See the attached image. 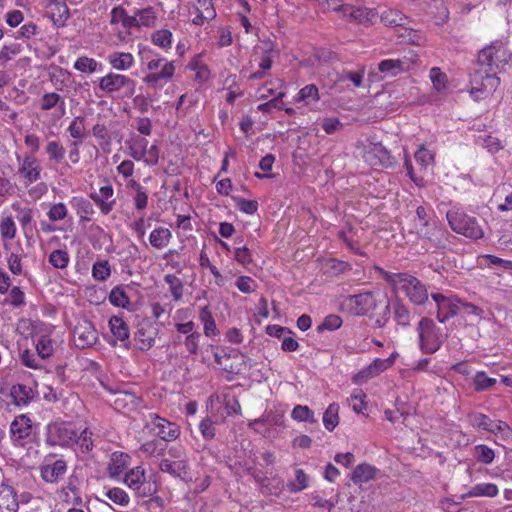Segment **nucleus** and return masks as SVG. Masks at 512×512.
<instances>
[{
	"mask_svg": "<svg viewBox=\"0 0 512 512\" xmlns=\"http://www.w3.org/2000/svg\"><path fill=\"white\" fill-rule=\"evenodd\" d=\"M47 14L56 26H64L69 18V8L64 0H48Z\"/></svg>",
	"mask_w": 512,
	"mask_h": 512,
	"instance_id": "obj_15",
	"label": "nucleus"
},
{
	"mask_svg": "<svg viewBox=\"0 0 512 512\" xmlns=\"http://www.w3.org/2000/svg\"><path fill=\"white\" fill-rule=\"evenodd\" d=\"M470 423L473 427L497 434L509 430V426L502 421H493L487 415L482 413H472Z\"/></svg>",
	"mask_w": 512,
	"mask_h": 512,
	"instance_id": "obj_13",
	"label": "nucleus"
},
{
	"mask_svg": "<svg viewBox=\"0 0 512 512\" xmlns=\"http://www.w3.org/2000/svg\"><path fill=\"white\" fill-rule=\"evenodd\" d=\"M108 61L116 70H128L134 64V57L131 53L113 52L108 56Z\"/></svg>",
	"mask_w": 512,
	"mask_h": 512,
	"instance_id": "obj_22",
	"label": "nucleus"
},
{
	"mask_svg": "<svg viewBox=\"0 0 512 512\" xmlns=\"http://www.w3.org/2000/svg\"><path fill=\"white\" fill-rule=\"evenodd\" d=\"M342 13L344 17L362 24L370 23L372 17L375 15L372 10L352 5H345V7L342 8Z\"/></svg>",
	"mask_w": 512,
	"mask_h": 512,
	"instance_id": "obj_19",
	"label": "nucleus"
},
{
	"mask_svg": "<svg viewBox=\"0 0 512 512\" xmlns=\"http://www.w3.org/2000/svg\"><path fill=\"white\" fill-rule=\"evenodd\" d=\"M498 494V488L493 483L476 484L468 492L469 496L495 497Z\"/></svg>",
	"mask_w": 512,
	"mask_h": 512,
	"instance_id": "obj_35",
	"label": "nucleus"
},
{
	"mask_svg": "<svg viewBox=\"0 0 512 512\" xmlns=\"http://www.w3.org/2000/svg\"><path fill=\"white\" fill-rule=\"evenodd\" d=\"M381 21L385 26L405 27V25L408 22V18L398 10L388 9V10H385L384 12H382Z\"/></svg>",
	"mask_w": 512,
	"mask_h": 512,
	"instance_id": "obj_25",
	"label": "nucleus"
},
{
	"mask_svg": "<svg viewBox=\"0 0 512 512\" xmlns=\"http://www.w3.org/2000/svg\"><path fill=\"white\" fill-rule=\"evenodd\" d=\"M109 326L113 336L118 340L125 341L129 338L128 326L122 318L118 316H112L109 320Z\"/></svg>",
	"mask_w": 512,
	"mask_h": 512,
	"instance_id": "obj_29",
	"label": "nucleus"
},
{
	"mask_svg": "<svg viewBox=\"0 0 512 512\" xmlns=\"http://www.w3.org/2000/svg\"><path fill=\"white\" fill-rule=\"evenodd\" d=\"M420 350L426 354L437 352L446 339V335L430 318H422L417 325Z\"/></svg>",
	"mask_w": 512,
	"mask_h": 512,
	"instance_id": "obj_3",
	"label": "nucleus"
},
{
	"mask_svg": "<svg viewBox=\"0 0 512 512\" xmlns=\"http://www.w3.org/2000/svg\"><path fill=\"white\" fill-rule=\"evenodd\" d=\"M323 268L325 274L336 276L350 270V265L344 261L329 259L324 263Z\"/></svg>",
	"mask_w": 512,
	"mask_h": 512,
	"instance_id": "obj_33",
	"label": "nucleus"
},
{
	"mask_svg": "<svg viewBox=\"0 0 512 512\" xmlns=\"http://www.w3.org/2000/svg\"><path fill=\"white\" fill-rule=\"evenodd\" d=\"M352 305V310L357 316L368 315L369 312L376 310L383 300L377 298L372 292H364L356 295H350L347 299Z\"/></svg>",
	"mask_w": 512,
	"mask_h": 512,
	"instance_id": "obj_10",
	"label": "nucleus"
},
{
	"mask_svg": "<svg viewBox=\"0 0 512 512\" xmlns=\"http://www.w3.org/2000/svg\"><path fill=\"white\" fill-rule=\"evenodd\" d=\"M175 72L173 62H165L160 72H151L143 78V81L149 85L155 86L161 79H170Z\"/></svg>",
	"mask_w": 512,
	"mask_h": 512,
	"instance_id": "obj_27",
	"label": "nucleus"
},
{
	"mask_svg": "<svg viewBox=\"0 0 512 512\" xmlns=\"http://www.w3.org/2000/svg\"><path fill=\"white\" fill-rule=\"evenodd\" d=\"M285 96L284 92H279L273 99L262 103L258 106V110L264 113L270 112L273 108L282 109V99Z\"/></svg>",
	"mask_w": 512,
	"mask_h": 512,
	"instance_id": "obj_63",
	"label": "nucleus"
},
{
	"mask_svg": "<svg viewBox=\"0 0 512 512\" xmlns=\"http://www.w3.org/2000/svg\"><path fill=\"white\" fill-rule=\"evenodd\" d=\"M437 306V319L445 323L449 318L461 312V299L457 296L446 297L440 293L431 294Z\"/></svg>",
	"mask_w": 512,
	"mask_h": 512,
	"instance_id": "obj_8",
	"label": "nucleus"
},
{
	"mask_svg": "<svg viewBox=\"0 0 512 512\" xmlns=\"http://www.w3.org/2000/svg\"><path fill=\"white\" fill-rule=\"evenodd\" d=\"M158 486L156 481L151 479H145L139 486H137L135 493L139 497H150L154 496L157 492Z\"/></svg>",
	"mask_w": 512,
	"mask_h": 512,
	"instance_id": "obj_49",
	"label": "nucleus"
},
{
	"mask_svg": "<svg viewBox=\"0 0 512 512\" xmlns=\"http://www.w3.org/2000/svg\"><path fill=\"white\" fill-rule=\"evenodd\" d=\"M109 301L117 307H126L129 305V298L120 287H114L109 295Z\"/></svg>",
	"mask_w": 512,
	"mask_h": 512,
	"instance_id": "obj_51",
	"label": "nucleus"
},
{
	"mask_svg": "<svg viewBox=\"0 0 512 512\" xmlns=\"http://www.w3.org/2000/svg\"><path fill=\"white\" fill-rule=\"evenodd\" d=\"M198 18L212 20L216 16L212 0H197Z\"/></svg>",
	"mask_w": 512,
	"mask_h": 512,
	"instance_id": "obj_40",
	"label": "nucleus"
},
{
	"mask_svg": "<svg viewBox=\"0 0 512 512\" xmlns=\"http://www.w3.org/2000/svg\"><path fill=\"white\" fill-rule=\"evenodd\" d=\"M430 79L437 91H441L446 88L447 76L445 73L437 67H433L430 70Z\"/></svg>",
	"mask_w": 512,
	"mask_h": 512,
	"instance_id": "obj_59",
	"label": "nucleus"
},
{
	"mask_svg": "<svg viewBox=\"0 0 512 512\" xmlns=\"http://www.w3.org/2000/svg\"><path fill=\"white\" fill-rule=\"evenodd\" d=\"M37 354L41 359H46L53 354V341L46 335L41 336L36 343Z\"/></svg>",
	"mask_w": 512,
	"mask_h": 512,
	"instance_id": "obj_39",
	"label": "nucleus"
},
{
	"mask_svg": "<svg viewBox=\"0 0 512 512\" xmlns=\"http://www.w3.org/2000/svg\"><path fill=\"white\" fill-rule=\"evenodd\" d=\"M48 261L54 268L65 269L69 264L70 258L67 251L57 249L50 253Z\"/></svg>",
	"mask_w": 512,
	"mask_h": 512,
	"instance_id": "obj_36",
	"label": "nucleus"
},
{
	"mask_svg": "<svg viewBox=\"0 0 512 512\" xmlns=\"http://www.w3.org/2000/svg\"><path fill=\"white\" fill-rule=\"evenodd\" d=\"M140 451L151 457H158L163 454L164 447L158 440H151L141 445Z\"/></svg>",
	"mask_w": 512,
	"mask_h": 512,
	"instance_id": "obj_50",
	"label": "nucleus"
},
{
	"mask_svg": "<svg viewBox=\"0 0 512 512\" xmlns=\"http://www.w3.org/2000/svg\"><path fill=\"white\" fill-rule=\"evenodd\" d=\"M234 258L237 262L246 266L252 262L251 251L244 245L238 246L234 251Z\"/></svg>",
	"mask_w": 512,
	"mask_h": 512,
	"instance_id": "obj_64",
	"label": "nucleus"
},
{
	"mask_svg": "<svg viewBox=\"0 0 512 512\" xmlns=\"http://www.w3.org/2000/svg\"><path fill=\"white\" fill-rule=\"evenodd\" d=\"M384 280L395 288L401 289L411 302L423 304L428 299V291L416 277L408 273H392L381 269Z\"/></svg>",
	"mask_w": 512,
	"mask_h": 512,
	"instance_id": "obj_2",
	"label": "nucleus"
},
{
	"mask_svg": "<svg viewBox=\"0 0 512 512\" xmlns=\"http://www.w3.org/2000/svg\"><path fill=\"white\" fill-rule=\"evenodd\" d=\"M84 130V118L82 116L75 117L68 127V132L74 139H82L85 136Z\"/></svg>",
	"mask_w": 512,
	"mask_h": 512,
	"instance_id": "obj_54",
	"label": "nucleus"
},
{
	"mask_svg": "<svg viewBox=\"0 0 512 512\" xmlns=\"http://www.w3.org/2000/svg\"><path fill=\"white\" fill-rule=\"evenodd\" d=\"M98 62L93 58L79 57L74 68L80 72L94 73L97 70Z\"/></svg>",
	"mask_w": 512,
	"mask_h": 512,
	"instance_id": "obj_53",
	"label": "nucleus"
},
{
	"mask_svg": "<svg viewBox=\"0 0 512 512\" xmlns=\"http://www.w3.org/2000/svg\"><path fill=\"white\" fill-rule=\"evenodd\" d=\"M73 341L77 348L85 349L97 341V331L88 320L79 321L73 331Z\"/></svg>",
	"mask_w": 512,
	"mask_h": 512,
	"instance_id": "obj_11",
	"label": "nucleus"
},
{
	"mask_svg": "<svg viewBox=\"0 0 512 512\" xmlns=\"http://www.w3.org/2000/svg\"><path fill=\"white\" fill-rule=\"evenodd\" d=\"M308 486V477L302 469L296 470L295 480L289 484V488L293 492H298Z\"/></svg>",
	"mask_w": 512,
	"mask_h": 512,
	"instance_id": "obj_62",
	"label": "nucleus"
},
{
	"mask_svg": "<svg viewBox=\"0 0 512 512\" xmlns=\"http://www.w3.org/2000/svg\"><path fill=\"white\" fill-rule=\"evenodd\" d=\"M105 497L120 506H127L130 500L128 494L118 487H114L106 491Z\"/></svg>",
	"mask_w": 512,
	"mask_h": 512,
	"instance_id": "obj_42",
	"label": "nucleus"
},
{
	"mask_svg": "<svg viewBox=\"0 0 512 512\" xmlns=\"http://www.w3.org/2000/svg\"><path fill=\"white\" fill-rule=\"evenodd\" d=\"M137 18H138V24L146 26V27H153L156 23V15L153 10V8L148 7L145 9L137 10L136 12Z\"/></svg>",
	"mask_w": 512,
	"mask_h": 512,
	"instance_id": "obj_47",
	"label": "nucleus"
},
{
	"mask_svg": "<svg viewBox=\"0 0 512 512\" xmlns=\"http://www.w3.org/2000/svg\"><path fill=\"white\" fill-rule=\"evenodd\" d=\"M159 469L175 478H180L182 480H187L189 478V468L186 459L172 461L168 458H164L159 464Z\"/></svg>",
	"mask_w": 512,
	"mask_h": 512,
	"instance_id": "obj_14",
	"label": "nucleus"
},
{
	"mask_svg": "<svg viewBox=\"0 0 512 512\" xmlns=\"http://www.w3.org/2000/svg\"><path fill=\"white\" fill-rule=\"evenodd\" d=\"M393 316L398 325L406 327L410 324V312L401 302L393 304Z\"/></svg>",
	"mask_w": 512,
	"mask_h": 512,
	"instance_id": "obj_37",
	"label": "nucleus"
},
{
	"mask_svg": "<svg viewBox=\"0 0 512 512\" xmlns=\"http://www.w3.org/2000/svg\"><path fill=\"white\" fill-rule=\"evenodd\" d=\"M339 406L336 403H332L328 406L323 414V424L329 431H333L339 423Z\"/></svg>",
	"mask_w": 512,
	"mask_h": 512,
	"instance_id": "obj_32",
	"label": "nucleus"
},
{
	"mask_svg": "<svg viewBox=\"0 0 512 512\" xmlns=\"http://www.w3.org/2000/svg\"><path fill=\"white\" fill-rule=\"evenodd\" d=\"M11 396L17 405H27L33 399L34 392L26 385L17 384L12 387Z\"/></svg>",
	"mask_w": 512,
	"mask_h": 512,
	"instance_id": "obj_28",
	"label": "nucleus"
},
{
	"mask_svg": "<svg viewBox=\"0 0 512 512\" xmlns=\"http://www.w3.org/2000/svg\"><path fill=\"white\" fill-rule=\"evenodd\" d=\"M170 238L171 232L168 228L158 227L151 232L149 241L153 247L161 249L169 243Z\"/></svg>",
	"mask_w": 512,
	"mask_h": 512,
	"instance_id": "obj_30",
	"label": "nucleus"
},
{
	"mask_svg": "<svg viewBox=\"0 0 512 512\" xmlns=\"http://www.w3.org/2000/svg\"><path fill=\"white\" fill-rule=\"evenodd\" d=\"M140 402V398L131 391L119 390L115 392L114 405L118 410H134Z\"/></svg>",
	"mask_w": 512,
	"mask_h": 512,
	"instance_id": "obj_18",
	"label": "nucleus"
},
{
	"mask_svg": "<svg viewBox=\"0 0 512 512\" xmlns=\"http://www.w3.org/2000/svg\"><path fill=\"white\" fill-rule=\"evenodd\" d=\"M392 365L393 360L377 358L368 366V375L375 377Z\"/></svg>",
	"mask_w": 512,
	"mask_h": 512,
	"instance_id": "obj_58",
	"label": "nucleus"
},
{
	"mask_svg": "<svg viewBox=\"0 0 512 512\" xmlns=\"http://www.w3.org/2000/svg\"><path fill=\"white\" fill-rule=\"evenodd\" d=\"M77 442V432L71 423L53 422L46 426L45 443L50 447L67 448Z\"/></svg>",
	"mask_w": 512,
	"mask_h": 512,
	"instance_id": "obj_4",
	"label": "nucleus"
},
{
	"mask_svg": "<svg viewBox=\"0 0 512 512\" xmlns=\"http://www.w3.org/2000/svg\"><path fill=\"white\" fill-rule=\"evenodd\" d=\"M447 220L453 231L471 239H480L484 231L475 217L459 212H447Z\"/></svg>",
	"mask_w": 512,
	"mask_h": 512,
	"instance_id": "obj_5",
	"label": "nucleus"
},
{
	"mask_svg": "<svg viewBox=\"0 0 512 512\" xmlns=\"http://www.w3.org/2000/svg\"><path fill=\"white\" fill-rule=\"evenodd\" d=\"M67 472V463L63 459L45 463L40 468L42 479L47 483L59 482Z\"/></svg>",
	"mask_w": 512,
	"mask_h": 512,
	"instance_id": "obj_12",
	"label": "nucleus"
},
{
	"mask_svg": "<svg viewBox=\"0 0 512 512\" xmlns=\"http://www.w3.org/2000/svg\"><path fill=\"white\" fill-rule=\"evenodd\" d=\"M165 282L169 285L170 292L175 301L182 298L183 295V284L182 281L173 274H167L165 276Z\"/></svg>",
	"mask_w": 512,
	"mask_h": 512,
	"instance_id": "obj_43",
	"label": "nucleus"
},
{
	"mask_svg": "<svg viewBox=\"0 0 512 512\" xmlns=\"http://www.w3.org/2000/svg\"><path fill=\"white\" fill-rule=\"evenodd\" d=\"M376 468L372 465L363 463L355 467L351 480L355 484H361L370 481L375 477Z\"/></svg>",
	"mask_w": 512,
	"mask_h": 512,
	"instance_id": "obj_23",
	"label": "nucleus"
},
{
	"mask_svg": "<svg viewBox=\"0 0 512 512\" xmlns=\"http://www.w3.org/2000/svg\"><path fill=\"white\" fill-rule=\"evenodd\" d=\"M41 166L34 156H25L19 167V173L27 180V184L40 179Z\"/></svg>",
	"mask_w": 512,
	"mask_h": 512,
	"instance_id": "obj_17",
	"label": "nucleus"
},
{
	"mask_svg": "<svg viewBox=\"0 0 512 512\" xmlns=\"http://www.w3.org/2000/svg\"><path fill=\"white\" fill-rule=\"evenodd\" d=\"M145 479L146 477L144 469L138 466L125 474L124 483L129 488L136 490L137 486H139Z\"/></svg>",
	"mask_w": 512,
	"mask_h": 512,
	"instance_id": "obj_31",
	"label": "nucleus"
},
{
	"mask_svg": "<svg viewBox=\"0 0 512 512\" xmlns=\"http://www.w3.org/2000/svg\"><path fill=\"white\" fill-rule=\"evenodd\" d=\"M136 83L126 75L110 72L99 79V89L106 94L112 95L125 89L127 97L135 93Z\"/></svg>",
	"mask_w": 512,
	"mask_h": 512,
	"instance_id": "obj_6",
	"label": "nucleus"
},
{
	"mask_svg": "<svg viewBox=\"0 0 512 512\" xmlns=\"http://www.w3.org/2000/svg\"><path fill=\"white\" fill-rule=\"evenodd\" d=\"M415 160L422 168L426 169L433 161V154L423 145L415 152Z\"/></svg>",
	"mask_w": 512,
	"mask_h": 512,
	"instance_id": "obj_60",
	"label": "nucleus"
},
{
	"mask_svg": "<svg viewBox=\"0 0 512 512\" xmlns=\"http://www.w3.org/2000/svg\"><path fill=\"white\" fill-rule=\"evenodd\" d=\"M31 430V420L25 415L16 417L10 425L11 434L17 441L27 438Z\"/></svg>",
	"mask_w": 512,
	"mask_h": 512,
	"instance_id": "obj_20",
	"label": "nucleus"
},
{
	"mask_svg": "<svg viewBox=\"0 0 512 512\" xmlns=\"http://www.w3.org/2000/svg\"><path fill=\"white\" fill-rule=\"evenodd\" d=\"M172 33L167 29H160L152 34V41L161 48H167L171 45Z\"/></svg>",
	"mask_w": 512,
	"mask_h": 512,
	"instance_id": "obj_52",
	"label": "nucleus"
},
{
	"mask_svg": "<svg viewBox=\"0 0 512 512\" xmlns=\"http://www.w3.org/2000/svg\"><path fill=\"white\" fill-rule=\"evenodd\" d=\"M0 233L2 238L11 240L16 235V226L12 217L2 219L0 223Z\"/></svg>",
	"mask_w": 512,
	"mask_h": 512,
	"instance_id": "obj_56",
	"label": "nucleus"
},
{
	"mask_svg": "<svg viewBox=\"0 0 512 512\" xmlns=\"http://www.w3.org/2000/svg\"><path fill=\"white\" fill-rule=\"evenodd\" d=\"M364 160L371 166L392 167L396 160L381 143L370 144L364 153Z\"/></svg>",
	"mask_w": 512,
	"mask_h": 512,
	"instance_id": "obj_9",
	"label": "nucleus"
},
{
	"mask_svg": "<svg viewBox=\"0 0 512 512\" xmlns=\"http://www.w3.org/2000/svg\"><path fill=\"white\" fill-rule=\"evenodd\" d=\"M236 207L246 214H254L258 209V202L255 200H247L238 196H232Z\"/></svg>",
	"mask_w": 512,
	"mask_h": 512,
	"instance_id": "obj_48",
	"label": "nucleus"
},
{
	"mask_svg": "<svg viewBox=\"0 0 512 512\" xmlns=\"http://www.w3.org/2000/svg\"><path fill=\"white\" fill-rule=\"evenodd\" d=\"M61 96L56 92L45 93L40 100V108L43 111L51 110L60 102Z\"/></svg>",
	"mask_w": 512,
	"mask_h": 512,
	"instance_id": "obj_57",
	"label": "nucleus"
},
{
	"mask_svg": "<svg viewBox=\"0 0 512 512\" xmlns=\"http://www.w3.org/2000/svg\"><path fill=\"white\" fill-rule=\"evenodd\" d=\"M406 62L400 59H386L378 64V70L385 76H397L407 70Z\"/></svg>",
	"mask_w": 512,
	"mask_h": 512,
	"instance_id": "obj_21",
	"label": "nucleus"
},
{
	"mask_svg": "<svg viewBox=\"0 0 512 512\" xmlns=\"http://www.w3.org/2000/svg\"><path fill=\"white\" fill-rule=\"evenodd\" d=\"M129 456L124 453H113L108 464V473L112 478L121 475L127 466Z\"/></svg>",
	"mask_w": 512,
	"mask_h": 512,
	"instance_id": "obj_24",
	"label": "nucleus"
},
{
	"mask_svg": "<svg viewBox=\"0 0 512 512\" xmlns=\"http://www.w3.org/2000/svg\"><path fill=\"white\" fill-rule=\"evenodd\" d=\"M319 99V90L314 84L303 87L296 97V101H304L306 104L316 103Z\"/></svg>",
	"mask_w": 512,
	"mask_h": 512,
	"instance_id": "obj_34",
	"label": "nucleus"
},
{
	"mask_svg": "<svg viewBox=\"0 0 512 512\" xmlns=\"http://www.w3.org/2000/svg\"><path fill=\"white\" fill-rule=\"evenodd\" d=\"M46 153L48 154L49 159L56 163L62 162L65 157V149L57 141L48 142L46 146Z\"/></svg>",
	"mask_w": 512,
	"mask_h": 512,
	"instance_id": "obj_45",
	"label": "nucleus"
},
{
	"mask_svg": "<svg viewBox=\"0 0 512 512\" xmlns=\"http://www.w3.org/2000/svg\"><path fill=\"white\" fill-rule=\"evenodd\" d=\"M72 205L76 209V213L82 221H91V216L94 214V208L88 199L74 197Z\"/></svg>",
	"mask_w": 512,
	"mask_h": 512,
	"instance_id": "obj_26",
	"label": "nucleus"
},
{
	"mask_svg": "<svg viewBox=\"0 0 512 512\" xmlns=\"http://www.w3.org/2000/svg\"><path fill=\"white\" fill-rule=\"evenodd\" d=\"M200 320L204 324V333L206 336L214 335L216 332V323L207 306L203 307L199 314Z\"/></svg>",
	"mask_w": 512,
	"mask_h": 512,
	"instance_id": "obj_41",
	"label": "nucleus"
},
{
	"mask_svg": "<svg viewBox=\"0 0 512 512\" xmlns=\"http://www.w3.org/2000/svg\"><path fill=\"white\" fill-rule=\"evenodd\" d=\"M291 417L294 420L300 422H316V419L314 418V413L308 406L296 405L292 410Z\"/></svg>",
	"mask_w": 512,
	"mask_h": 512,
	"instance_id": "obj_38",
	"label": "nucleus"
},
{
	"mask_svg": "<svg viewBox=\"0 0 512 512\" xmlns=\"http://www.w3.org/2000/svg\"><path fill=\"white\" fill-rule=\"evenodd\" d=\"M474 457L478 462L490 464L494 460L495 453L490 447L480 444L474 447Z\"/></svg>",
	"mask_w": 512,
	"mask_h": 512,
	"instance_id": "obj_44",
	"label": "nucleus"
},
{
	"mask_svg": "<svg viewBox=\"0 0 512 512\" xmlns=\"http://www.w3.org/2000/svg\"><path fill=\"white\" fill-rule=\"evenodd\" d=\"M508 53L499 41L483 48L470 74V94L475 100L485 99L500 83L497 73L508 62Z\"/></svg>",
	"mask_w": 512,
	"mask_h": 512,
	"instance_id": "obj_1",
	"label": "nucleus"
},
{
	"mask_svg": "<svg viewBox=\"0 0 512 512\" xmlns=\"http://www.w3.org/2000/svg\"><path fill=\"white\" fill-rule=\"evenodd\" d=\"M19 503L12 486L0 485V512H18Z\"/></svg>",
	"mask_w": 512,
	"mask_h": 512,
	"instance_id": "obj_16",
	"label": "nucleus"
},
{
	"mask_svg": "<svg viewBox=\"0 0 512 512\" xmlns=\"http://www.w3.org/2000/svg\"><path fill=\"white\" fill-rule=\"evenodd\" d=\"M474 386L476 391H484L496 384V379L489 377L485 372H477L474 376Z\"/></svg>",
	"mask_w": 512,
	"mask_h": 512,
	"instance_id": "obj_46",
	"label": "nucleus"
},
{
	"mask_svg": "<svg viewBox=\"0 0 512 512\" xmlns=\"http://www.w3.org/2000/svg\"><path fill=\"white\" fill-rule=\"evenodd\" d=\"M5 302L15 308L23 306L25 304L24 292L18 286L12 287L9 293V299H6Z\"/></svg>",
	"mask_w": 512,
	"mask_h": 512,
	"instance_id": "obj_61",
	"label": "nucleus"
},
{
	"mask_svg": "<svg viewBox=\"0 0 512 512\" xmlns=\"http://www.w3.org/2000/svg\"><path fill=\"white\" fill-rule=\"evenodd\" d=\"M110 273L108 261L96 262L92 267V275L96 280L104 281L110 276Z\"/></svg>",
	"mask_w": 512,
	"mask_h": 512,
	"instance_id": "obj_55",
	"label": "nucleus"
},
{
	"mask_svg": "<svg viewBox=\"0 0 512 512\" xmlns=\"http://www.w3.org/2000/svg\"><path fill=\"white\" fill-rule=\"evenodd\" d=\"M146 428L164 441H174L180 435V428L177 424L156 414H149V419L146 420Z\"/></svg>",
	"mask_w": 512,
	"mask_h": 512,
	"instance_id": "obj_7",
	"label": "nucleus"
}]
</instances>
